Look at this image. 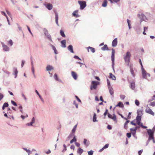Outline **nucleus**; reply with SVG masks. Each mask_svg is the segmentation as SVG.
<instances>
[{"label":"nucleus","mask_w":155,"mask_h":155,"mask_svg":"<svg viewBox=\"0 0 155 155\" xmlns=\"http://www.w3.org/2000/svg\"><path fill=\"white\" fill-rule=\"evenodd\" d=\"M131 57V54L129 51H127L126 54L124 55V59L126 63L129 64L130 61Z\"/></svg>","instance_id":"obj_1"},{"label":"nucleus","mask_w":155,"mask_h":155,"mask_svg":"<svg viewBox=\"0 0 155 155\" xmlns=\"http://www.w3.org/2000/svg\"><path fill=\"white\" fill-rule=\"evenodd\" d=\"M115 53V51L114 49H112V54L111 56V61H112V66L113 70L115 72L114 69V54Z\"/></svg>","instance_id":"obj_2"},{"label":"nucleus","mask_w":155,"mask_h":155,"mask_svg":"<svg viewBox=\"0 0 155 155\" xmlns=\"http://www.w3.org/2000/svg\"><path fill=\"white\" fill-rule=\"evenodd\" d=\"M100 84L99 82L95 81H92L91 85L90 87V89L91 90L96 89L97 88V86Z\"/></svg>","instance_id":"obj_3"},{"label":"nucleus","mask_w":155,"mask_h":155,"mask_svg":"<svg viewBox=\"0 0 155 155\" xmlns=\"http://www.w3.org/2000/svg\"><path fill=\"white\" fill-rule=\"evenodd\" d=\"M43 31L45 36L48 39L51 41H52L51 36L48 33V30L46 28H44L43 29Z\"/></svg>","instance_id":"obj_4"},{"label":"nucleus","mask_w":155,"mask_h":155,"mask_svg":"<svg viewBox=\"0 0 155 155\" xmlns=\"http://www.w3.org/2000/svg\"><path fill=\"white\" fill-rule=\"evenodd\" d=\"M147 133L149 135L148 140H151V138L154 137V133L155 129L152 130L151 129H147Z\"/></svg>","instance_id":"obj_5"},{"label":"nucleus","mask_w":155,"mask_h":155,"mask_svg":"<svg viewBox=\"0 0 155 155\" xmlns=\"http://www.w3.org/2000/svg\"><path fill=\"white\" fill-rule=\"evenodd\" d=\"M78 2L80 5V8L81 10L83 9L86 6V2L85 1H78Z\"/></svg>","instance_id":"obj_6"},{"label":"nucleus","mask_w":155,"mask_h":155,"mask_svg":"<svg viewBox=\"0 0 155 155\" xmlns=\"http://www.w3.org/2000/svg\"><path fill=\"white\" fill-rule=\"evenodd\" d=\"M142 72L143 77V78L147 79V77H150V74L149 73H147L144 69L143 68H141Z\"/></svg>","instance_id":"obj_7"},{"label":"nucleus","mask_w":155,"mask_h":155,"mask_svg":"<svg viewBox=\"0 0 155 155\" xmlns=\"http://www.w3.org/2000/svg\"><path fill=\"white\" fill-rule=\"evenodd\" d=\"M43 5L49 10H51L53 8V6L51 3L45 2L43 4Z\"/></svg>","instance_id":"obj_8"},{"label":"nucleus","mask_w":155,"mask_h":155,"mask_svg":"<svg viewBox=\"0 0 155 155\" xmlns=\"http://www.w3.org/2000/svg\"><path fill=\"white\" fill-rule=\"evenodd\" d=\"M139 17L141 19L140 22L143 21H147L148 20V18H147L146 16L143 14H141L140 15H139Z\"/></svg>","instance_id":"obj_9"},{"label":"nucleus","mask_w":155,"mask_h":155,"mask_svg":"<svg viewBox=\"0 0 155 155\" xmlns=\"http://www.w3.org/2000/svg\"><path fill=\"white\" fill-rule=\"evenodd\" d=\"M145 112L146 113L151 114L153 116L154 115V112H153L152 110L149 107L148 105H147V107L145 110Z\"/></svg>","instance_id":"obj_10"},{"label":"nucleus","mask_w":155,"mask_h":155,"mask_svg":"<svg viewBox=\"0 0 155 155\" xmlns=\"http://www.w3.org/2000/svg\"><path fill=\"white\" fill-rule=\"evenodd\" d=\"M1 44L4 51H9L10 48L7 45H5L3 42H2Z\"/></svg>","instance_id":"obj_11"},{"label":"nucleus","mask_w":155,"mask_h":155,"mask_svg":"<svg viewBox=\"0 0 155 155\" xmlns=\"http://www.w3.org/2000/svg\"><path fill=\"white\" fill-rule=\"evenodd\" d=\"M13 73L12 74L15 75V78L17 76L18 71L16 67H13Z\"/></svg>","instance_id":"obj_12"},{"label":"nucleus","mask_w":155,"mask_h":155,"mask_svg":"<svg viewBox=\"0 0 155 155\" xmlns=\"http://www.w3.org/2000/svg\"><path fill=\"white\" fill-rule=\"evenodd\" d=\"M35 122V120L34 117H33L31 119V122L30 123H27L26 124V125L28 126H32L33 125V124H34Z\"/></svg>","instance_id":"obj_13"},{"label":"nucleus","mask_w":155,"mask_h":155,"mask_svg":"<svg viewBox=\"0 0 155 155\" xmlns=\"http://www.w3.org/2000/svg\"><path fill=\"white\" fill-rule=\"evenodd\" d=\"M117 38H115L112 41V45L113 47H115L117 46Z\"/></svg>","instance_id":"obj_14"},{"label":"nucleus","mask_w":155,"mask_h":155,"mask_svg":"<svg viewBox=\"0 0 155 155\" xmlns=\"http://www.w3.org/2000/svg\"><path fill=\"white\" fill-rule=\"evenodd\" d=\"M71 75L74 80H76L77 78V75L76 72L72 71L71 72Z\"/></svg>","instance_id":"obj_15"},{"label":"nucleus","mask_w":155,"mask_h":155,"mask_svg":"<svg viewBox=\"0 0 155 155\" xmlns=\"http://www.w3.org/2000/svg\"><path fill=\"white\" fill-rule=\"evenodd\" d=\"M141 117L139 116H137L135 120H136V122L137 124H139L140 123V122L141 121Z\"/></svg>","instance_id":"obj_16"},{"label":"nucleus","mask_w":155,"mask_h":155,"mask_svg":"<svg viewBox=\"0 0 155 155\" xmlns=\"http://www.w3.org/2000/svg\"><path fill=\"white\" fill-rule=\"evenodd\" d=\"M68 50L71 53H74L73 46L71 45H69L68 47Z\"/></svg>","instance_id":"obj_17"},{"label":"nucleus","mask_w":155,"mask_h":155,"mask_svg":"<svg viewBox=\"0 0 155 155\" xmlns=\"http://www.w3.org/2000/svg\"><path fill=\"white\" fill-rule=\"evenodd\" d=\"M55 20L56 24L58 26H59V25L58 23V14L57 12H55Z\"/></svg>","instance_id":"obj_18"},{"label":"nucleus","mask_w":155,"mask_h":155,"mask_svg":"<svg viewBox=\"0 0 155 155\" xmlns=\"http://www.w3.org/2000/svg\"><path fill=\"white\" fill-rule=\"evenodd\" d=\"M61 46L62 47L65 48L66 47V41L65 40H64L61 41Z\"/></svg>","instance_id":"obj_19"},{"label":"nucleus","mask_w":155,"mask_h":155,"mask_svg":"<svg viewBox=\"0 0 155 155\" xmlns=\"http://www.w3.org/2000/svg\"><path fill=\"white\" fill-rule=\"evenodd\" d=\"M143 111L142 109L141 110H138L137 111V116H141L143 115Z\"/></svg>","instance_id":"obj_20"},{"label":"nucleus","mask_w":155,"mask_h":155,"mask_svg":"<svg viewBox=\"0 0 155 155\" xmlns=\"http://www.w3.org/2000/svg\"><path fill=\"white\" fill-rule=\"evenodd\" d=\"M46 69L47 71H50L53 70L54 67L50 65H48L46 67Z\"/></svg>","instance_id":"obj_21"},{"label":"nucleus","mask_w":155,"mask_h":155,"mask_svg":"<svg viewBox=\"0 0 155 155\" xmlns=\"http://www.w3.org/2000/svg\"><path fill=\"white\" fill-rule=\"evenodd\" d=\"M109 78L113 80H115L116 79V77L115 75L112 74L111 73H109Z\"/></svg>","instance_id":"obj_22"},{"label":"nucleus","mask_w":155,"mask_h":155,"mask_svg":"<svg viewBox=\"0 0 155 155\" xmlns=\"http://www.w3.org/2000/svg\"><path fill=\"white\" fill-rule=\"evenodd\" d=\"M83 143L86 146H88L89 144V142L87 141V139L84 138V139Z\"/></svg>","instance_id":"obj_23"},{"label":"nucleus","mask_w":155,"mask_h":155,"mask_svg":"<svg viewBox=\"0 0 155 155\" xmlns=\"http://www.w3.org/2000/svg\"><path fill=\"white\" fill-rule=\"evenodd\" d=\"M79 11L78 10H76L75 11H74L72 13V15L73 16L75 17H78V14H77L78 12Z\"/></svg>","instance_id":"obj_24"},{"label":"nucleus","mask_w":155,"mask_h":155,"mask_svg":"<svg viewBox=\"0 0 155 155\" xmlns=\"http://www.w3.org/2000/svg\"><path fill=\"white\" fill-rule=\"evenodd\" d=\"M50 46L52 48V49L54 50V54H58V52L55 47L53 45L51 44L50 45Z\"/></svg>","instance_id":"obj_25"},{"label":"nucleus","mask_w":155,"mask_h":155,"mask_svg":"<svg viewBox=\"0 0 155 155\" xmlns=\"http://www.w3.org/2000/svg\"><path fill=\"white\" fill-rule=\"evenodd\" d=\"M130 87L132 89H134L135 88V84L134 82H132L130 83Z\"/></svg>","instance_id":"obj_26"},{"label":"nucleus","mask_w":155,"mask_h":155,"mask_svg":"<svg viewBox=\"0 0 155 155\" xmlns=\"http://www.w3.org/2000/svg\"><path fill=\"white\" fill-rule=\"evenodd\" d=\"M87 48L88 49V52H89V49H90L91 51L92 52V53H94L95 52V50L94 48L92 47H88Z\"/></svg>","instance_id":"obj_27"},{"label":"nucleus","mask_w":155,"mask_h":155,"mask_svg":"<svg viewBox=\"0 0 155 155\" xmlns=\"http://www.w3.org/2000/svg\"><path fill=\"white\" fill-rule=\"evenodd\" d=\"M116 107H120L123 108L124 107V106L122 103L120 102L118 103L117 105H116Z\"/></svg>","instance_id":"obj_28"},{"label":"nucleus","mask_w":155,"mask_h":155,"mask_svg":"<svg viewBox=\"0 0 155 155\" xmlns=\"http://www.w3.org/2000/svg\"><path fill=\"white\" fill-rule=\"evenodd\" d=\"M107 0H104L102 4V6L104 7H106L107 6Z\"/></svg>","instance_id":"obj_29"},{"label":"nucleus","mask_w":155,"mask_h":155,"mask_svg":"<svg viewBox=\"0 0 155 155\" xmlns=\"http://www.w3.org/2000/svg\"><path fill=\"white\" fill-rule=\"evenodd\" d=\"M83 150L81 148H79L77 150L78 153L80 155H81L83 153Z\"/></svg>","instance_id":"obj_30"},{"label":"nucleus","mask_w":155,"mask_h":155,"mask_svg":"<svg viewBox=\"0 0 155 155\" xmlns=\"http://www.w3.org/2000/svg\"><path fill=\"white\" fill-rule=\"evenodd\" d=\"M101 49L103 51L108 50L107 46L106 45H104V46L101 48Z\"/></svg>","instance_id":"obj_31"},{"label":"nucleus","mask_w":155,"mask_h":155,"mask_svg":"<svg viewBox=\"0 0 155 155\" xmlns=\"http://www.w3.org/2000/svg\"><path fill=\"white\" fill-rule=\"evenodd\" d=\"M108 88L109 89V92L110 94L111 95L113 94L114 92L113 88L111 87H110L109 88Z\"/></svg>","instance_id":"obj_32"},{"label":"nucleus","mask_w":155,"mask_h":155,"mask_svg":"<svg viewBox=\"0 0 155 155\" xmlns=\"http://www.w3.org/2000/svg\"><path fill=\"white\" fill-rule=\"evenodd\" d=\"M54 78L55 80L56 81L61 82V80H60V79L58 78L57 74L56 73L54 75Z\"/></svg>","instance_id":"obj_33"},{"label":"nucleus","mask_w":155,"mask_h":155,"mask_svg":"<svg viewBox=\"0 0 155 155\" xmlns=\"http://www.w3.org/2000/svg\"><path fill=\"white\" fill-rule=\"evenodd\" d=\"M22 148L24 150H25L28 153V155H29L30 153H31V152L30 150L27 149L26 148L23 147Z\"/></svg>","instance_id":"obj_34"},{"label":"nucleus","mask_w":155,"mask_h":155,"mask_svg":"<svg viewBox=\"0 0 155 155\" xmlns=\"http://www.w3.org/2000/svg\"><path fill=\"white\" fill-rule=\"evenodd\" d=\"M93 120L94 122L97 121V120H96V114L95 113L94 114Z\"/></svg>","instance_id":"obj_35"},{"label":"nucleus","mask_w":155,"mask_h":155,"mask_svg":"<svg viewBox=\"0 0 155 155\" xmlns=\"http://www.w3.org/2000/svg\"><path fill=\"white\" fill-rule=\"evenodd\" d=\"M130 122L129 120H127L125 123L124 125V128L125 129H127V125L128 123Z\"/></svg>","instance_id":"obj_36"},{"label":"nucleus","mask_w":155,"mask_h":155,"mask_svg":"<svg viewBox=\"0 0 155 155\" xmlns=\"http://www.w3.org/2000/svg\"><path fill=\"white\" fill-rule=\"evenodd\" d=\"M31 71H32V73H34V72L35 71V70H34V65H33V61L31 62Z\"/></svg>","instance_id":"obj_37"},{"label":"nucleus","mask_w":155,"mask_h":155,"mask_svg":"<svg viewBox=\"0 0 155 155\" xmlns=\"http://www.w3.org/2000/svg\"><path fill=\"white\" fill-rule=\"evenodd\" d=\"M77 124H76V125H75L73 127V129L72 130V132L73 133H75V132L76 131V128H77Z\"/></svg>","instance_id":"obj_38"},{"label":"nucleus","mask_w":155,"mask_h":155,"mask_svg":"<svg viewBox=\"0 0 155 155\" xmlns=\"http://www.w3.org/2000/svg\"><path fill=\"white\" fill-rule=\"evenodd\" d=\"M112 119L116 122L117 121V118L116 115L115 114H113V116L112 117Z\"/></svg>","instance_id":"obj_39"},{"label":"nucleus","mask_w":155,"mask_h":155,"mask_svg":"<svg viewBox=\"0 0 155 155\" xmlns=\"http://www.w3.org/2000/svg\"><path fill=\"white\" fill-rule=\"evenodd\" d=\"M110 1L111 3H113L114 2L117 3L119 2L120 0H108Z\"/></svg>","instance_id":"obj_40"},{"label":"nucleus","mask_w":155,"mask_h":155,"mask_svg":"<svg viewBox=\"0 0 155 155\" xmlns=\"http://www.w3.org/2000/svg\"><path fill=\"white\" fill-rule=\"evenodd\" d=\"M60 33L61 35L63 37H65V35L64 34V32L62 30H61L60 31Z\"/></svg>","instance_id":"obj_41"},{"label":"nucleus","mask_w":155,"mask_h":155,"mask_svg":"<svg viewBox=\"0 0 155 155\" xmlns=\"http://www.w3.org/2000/svg\"><path fill=\"white\" fill-rule=\"evenodd\" d=\"M76 140H77V139H76V138H75V136H74V137L70 141V143H72L73 142L76 141Z\"/></svg>","instance_id":"obj_42"},{"label":"nucleus","mask_w":155,"mask_h":155,"mask_svg":"<svg viewBox=\"0 0 155 155\" xmlns=\"http://www.w3.org/2000/svg\"><path fill=\"white\" fill-rule=\"evenodd\" d=\"M130 72H131V74H132L133 76L134 77L135 76V74L134 73V71H133L132 68H130Z\"/></svg>","instance_id":"obj_43"},{"label":"nucleus","mask_w":155,"mask_h":155,"mask_svg":"<svg viewBox=\"0 0 155 155\" xmlns=\"http://www.w3.org/2000/svg\"><path fill=\"white\" fill-rule=\"evenodd\" d=\"M135 104L138 106L140 104V103L139 101L137 99L135 100Z\"/></svg>","instance_id":"obj_44"},{"label":"nucleus","mask_w":155,"mask_h":155,"mask_svg":"<svg viewBox=\"0 0 155 155\" xmlns=\"http://www.w3.org/2000/svg\"><path fill=\"white\" fill-rule=\"evenodd\" d=\"M107 81L108 88L111 87L110 85V82L109 80L108 79H107Z\"/></svg>","instance_id":"obj_45"},{"label":"nucleus","mask_w":155,"mask_h":155,"mask_svg":"<svg viewBox=\"0 0 155 155\" xmlns=\"http://www.w3.org/2000/svg\"><path fill=\"white\" fill-rule=\"evenodd\" d=\"M151 106L153 107L155 106V102L153 101L151 102L149 104Z\"/></svg>","instance_id":"obj_46"},{"label":"nucleus","mask_w":155,"mask_h":155,"mask_svg":"<svg viewBox=\"0 0 155 155\" xmlns=\"http://www.w3.org/2000/svg\"><path fill=\"white\" fill-rule=\"evenodd\" d=\"M93 152H94L92 150H91L90 151L87 152L88 154L89 155H93Z\"/></svg>","instance_id":"obj_47"},{"label":"nucleus","mask_w":155,"mask_h":155,"mask_svg":"<svg viewBox=\"0 0 155 155\" xmlns=\"http://www.w3.org/2000/svg\"><path fill=\"white\" fill-rule=\"evenodd\" d=\"M17 25L18 28V29L20 31H21L22 32H23V31L22 30L21 28L19 26V25L18 24H17Z\"/></svg>","instance_id":"obj_48"},{"label":"nucleus","mask_w":155,"mask_h":155,"mask_svg":"<svg viewBox=\"0 0 155 155\" xmlns=\"http://www.w3.org/2000/svg\"><path fill=\"white\" fill-rule=\"evenodd\" d=\"M8 44L10 45V46H12L13 44V42L12 40H10L8 41Z\"/></svg>","instance_id":"obj_49"},{"label":"nucleus","mask_w":155,"mask_h":155,"mask_svg":"<svg viewBox=\"0 0 155 155\" xmlns=\"http://www.w3.org/2000/svg\"><path fill=\"white\" fill-rule=\"evenodd\" d=\"M11 103H12V104L14 106H17V104L14 101L12 100V101H11Z\"/></svg>","instance_id":"obj_50"},{"label":"nucleus","mask_w":155,"mask_h":155,"mask_svg":"<svg viewBox=\"0 0 155 155\" xmlns=\"http://www.w3.org/2000/svg\"><path fill=\"white\" fill-rule=\"evenodd\" d=\"M18 108L20 109V111L21 113H23L22 107L21 105H20Z\"/></svg>","instance_id":"obj_51"},{"label":"nucleus","mask_w":155,"mask_h":155,"mask_svg":"<svg viewBox=\"0 0 155 155\" xmlns=\"http://www.w3.org/2000/svg\"><path fill=\"white\" fill-rule=\"evenodd\" d=\"M120 98L121 100H124L125 97V96L124 95H120Z\"/></svg>","instance_id":"obj_52"},{"label":"nucleus","mask_w":155,"mask_h":155,"mask_svg":"<svg viewBox=\"0 0 155 155\" xmlns=\"http://www.w3.org/2000/svg\"><path fill=\"white\" fill-rule=\"evenodd\" d=\"M5 107H7L8 106V103H5L3 105Z\"/></svg>","instance_id":"obj_53"},{"label":"nucleus","mask_w":155,"mask_h":155,"mask_svg":"<svg viewBox=\"0 0 155 155\" xmlns=\"http://www.w3.org/2000/svg\"><path fill=\"white\" fill-rule=\"evenodd\" d=\"M4 97V95L0 93V101Z\"/></svg>","instance_id":"obj_54"},{"label":"nucleus","mask_w":155,"mask_h":155,"mask_svg":"<svg viewBox=\"0 0 155 155\" xmlns=\"http://www.w3.org/2000/svg\"><path fill=\"white\" fill-rule=\"evenodd\" d=\"M135 120H134L133 121H131L130 122V124L134 126H136L137 124L134 122V121Z\"/></svg>","instance_id":"obj_55"},{"label":"nucleus","mask_w":155,"mask_h":155,"mask_svg":"<svg viewBox=\"0 0 155 155\" xmlns=\"http://www.w3.org/2000/svg\"><path fill=\"white\" fill-rule=\"evenodd\" d=\"M25 62V61L23 60H22L21 61V68H22L23 67V66Z\"/></svg>","instance_id":"obj_56"},{"label":"nucleus","mask_w":155,"mask_h":155,"mask_svg":"<svg viewBox=\"0 0 155 155\" xmlns=\"http://www.w3.org/2000/svg\"><path fill=\"white\" fill-rule=\"evenodd\" d=\"M75 97H76V98L77 99V101L78 102H81V100L78 98V97L77 96L75 95Z\"/></svg>","instance_id":"obj_57"},{"label":"nucleus","mask_w":155,"mask_h":155,"mask_svg":"<svg viewBox=\"0 0 155 155\" xmlns=\"http://www.w3.org/2000/svg\"><path fill=\"white\" fill-rule=\"evenodd\" d=\"M127 23L128 26L131 25V24H130L131 21L130 20H129L128 19H127Z\"/></svg>","instance_id":"obj_58"},{"label":"nucleus","mask_w":155,"mask_h":155,"mask_svg":"<svg viewBox=\"0 0 155 155\" xmlns=\"http://www.w3.org/2000/svg\"><path fill=\"white\" fill-rule=\"evenodd\" d=\"M139 62L140 64L141 65V68H143V65L142 64V62H141V59H139Z\"/></svg>","instance_id":"obj_59"},{"label":"nucleus","mask_w":155,"mask_h":155,"mask_svg":"<svg viewBox=\"0 0 155 155\" xmlns=\"http://www.w3.org/2000/svg\"><path fill=\"white\" fill-rule=\"evenodd\" d=\"M1 13L2 15H5L6 17V18L7 17H8L7 15H6V13L5 12L2 11L1 12Z\"/></svg>","instance_id":"obj_60"},{"label":"nucleus","mask_w":155,"mask_h":155,"mask_svg":"<svg viewBox=\"0 0 155 155\" xmlns=\"http://www.w3.org/2000/svg\"><path fill=\"white\" fill-rule=\"evenodd\" d=\"M74 58L75 59H79L80 60H81V59L78 56H77V55L74 56Z\"/></svg>","instance_id":"obj_61"},{"label":"nucleus","mask_w":155,"mask_h":155,"mask_svg":"<svg viewBox=\"0 0 155 155\" xmlns=\"http://www.w3.org/2000/svg\"><path fill=\"white\" fill-rule=\"evenodd\" d=\"M21 96L23 97V98H24L25 101H26L27 100L26 97L22 93L21 94Z\"/></svg>","instance_id":"obj_62"},{"label":"nucleus","mask_w":155,"mask_h":155,"mask_svg":"<svg viewBox=\"0 0 155 155\" xmlns=\"http://www.w3.org/2000/svg\"><path fill=\"white\" fill-rule=\"evenodd\" d=\"M131 134L130 133H127V136L128 138H130L131 137Z\"/></svg>","instance_id":"obj_63"},{"label":"nucleus","mask_w":155,"mask_h":155,"mask_svg":"<svg viewBox=\"0 0 155 155\" xmlns=\"http://www.w3.org/2000/svg\"><path fill=\"white\" fill-rule=\"evenodd\" d=\"M108 146H109V145H108V144H105L103 147V148L106 149V148H108Z\"/></svg>","instance_id":"obj_64"}]
</instances>
